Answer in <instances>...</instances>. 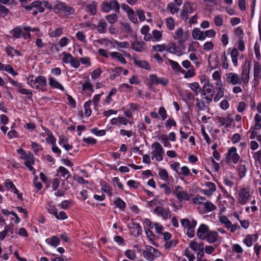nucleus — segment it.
I'll use <instances>...</instances> for the list:
<instances>
[{
    "label": "nucleus",
    "instance_id": "1",
    "mask_svg": "<svg viewBox=\"0 0 261 261\" xmlns=\"http://www.w3.org/2000/svg\"><path fill=\"white\" fill-rule=\"evenodd\" d=\"M27 83L32 88L42 91L46 90L47 81L45 76L38 75L35 76L31 75L27 78Z\"/></svg>",
    "mask_w": 261,
    "mask_h": 261
},
{
    "label": "nucleus",
    "instance_id": "2",
    "mask_svg": "<svg viewBox=\"0 0 261 261\" xmlns=\"http://www.w3.org/2000/svg\"><path fill=\"white\" fill-rule=\"evenodd\" d=\"M18 153L20 155V159L24 161V164L30 171H33L34 174H35V170L32 166L34 164V156L30 151H26L22 149H18Z\"/></svg>",
    "mask_w": 261,
    "mask_h": 261
},
{
    "label": "nucleus",
    "instance_id": "3",
    "mask_svg": "<svg viewBox=\"0 0 261 261\" xmlns=\"http://www.w3.org/2000/svg\"><path fill=\"white\" fill-rule=\"evenodd\" d=\"M250 62L247 60L245 61L242 67L241 76H240L241 85H242L243 87L247 86L248 85L249 81L250 80Z\"/></svg>",
    "mask_w": 261,
    "mask_h": 261
},
{
    "label": "nucleus",
    "instance_id": "4",
    "mask_svg": "<svg viewBox=\"0 0 261 261\" xmlns=\"http://www.w3.org/2000/svg\"><path fill=\"white\" fill-rule=\"evenodd\" d=\"M181 224L186 229V233L190 238H193L195 235V228L197 225V221L192 220V221L188 219H183L180 221Z\"/></svg>",
    "mask_w": 261,
    "mask_h": 261
},
{
    "label": "nucleus",
    "instance_id": "5",
    "mask_svg": "<svg viewBox=\"0 0 261 261\" xmlns=\"http://www.w3.org/2000/svg\"><path fill=\"white\" fill-rule=\"evenodd\" d=\"M151 149V159H155L158 162H161L163 160L164 155V150L162 145L157 142L152 144Z\"/></svg>",
    "mask_w": 261,
    "mask_h": 261
},
{
    "label": "nucleus",
    "instance_id": "6",
    "mask_svg": "<svg viewBox=\"0 0 261 261\" xmlns=\"http://www.w3.org/2000/svg\"><path fill=\"white\" fill-rule=\"evenodd\" d=\"M143 257L149 261H153L161 255L160 252L153 247L147 245L143 251Z\"/></svg>",
    "mask_w": 261,
    "mask_h": 261
},
{
    "label": "nucleus",
    "instance_id": "7",
    "mask_svg": "<svg viewBox=\"0 0 261 261\" xmlns=\"http://www.w3.org/2000/svg\"><path fill=\"white\" fill-rule=\"evenodd\" d=\"M225 161L228 164L233 163L237 164L240 160V156L237 152V149L235 147L229 148L225 154Z\"/></svg>",
    "mask_w": 261,
    "mask_h": 261
},
{
    "label": "nucleus",
    "instance_id": "8",
    "mask_svg": "<svg viewBox=\"0 0 261 261\" xmlns=\"http://www.w3.org/2000/svg\"><path fill=\"white\" fill-rule=\"evenodd\" d=\"M251 197L250 190L249 188L241 189L238 193L237 199L238 203L241 205H245Z\"/></svg>",
    "mask_w": 261,
    "mask_h": 261
},
{
    "label": "nucleus",
    "instance_id": "9",
    "mask_svg": "<svg viewBox=\"0 0 261 261\" xmlns=\"http://www.w3.org/2000/svg\"><path fill=\"white\" fill-rule=\"evenodd\" d=\"M101 10L103 12L108 13L111 10H114L115 12L119 11L120 6L118 2L116 0L105 1L101 4Z\"/></svg>",
    "mask_w": 261,
    "mask_h": 261
},
{
    "label": "nucleus",
    "instance_id": "10",
    "mask_svg": "<svg viewBox=\"0 0 261 261\" xmlns=\"http://www.w3.org/2000/svg\"><path fill=\"white\" fill-rule=\"evenodd\" d=\"M250 166V164L246 161H241L237 166V171L240 178L242 179L246 175L247 171Z\"/></svg>",
    "mask_w": 261,
    "mask_h": 261
},
{
    "label": "nucleus",
    "instance_id": "11",
    "mask_svg": "<svg viewBox=\"0 0 261 261\" xmlns=\"http://www.w3.org/2000/svg\"><path fill=\"white\" fill-rule=\"evenodd\" d=\"M11 34L15 38L18 39L22 37L23 39H27L31 37V33L25 32L23 30V27H17L11 31Z\"/></svg>",
    "mask_w": 261,
    "mask_h": 261
},
{
    "label": "nucleus",
    "instance_id": "12",
    "mask_svg": "<svg viewBox=\"0 0 261 261\" xmlns=\"http://www.w3.org/2000/svg\"><path fill=\"white\" fill-rule=\"evenodd\" d=\"M9 82L12 85L16 87L17 91L20 94L25 95H32V90L23 88L22 83L15 81L11 78L9 79Z\"/></svg>",
    "mask_w": 261,
    "mask_h": 261
},
{
    "label": "nucleus",
    "instance_id": "13",
    "mask_svg": "<svg viewBox=\"0 0 261 261\" xmlns=\"http://www.w3.org/2000/svg\"><path fill=\"white\" fill-rule=\"evenodd\" d=\"M178 200L188 201L190 199V195L187 192L184 191L180 186H176L173 192Z\"/></svg>",
    "mask_w": 261,
    "mask_h": 261
},
{
    "label": "nucleus",
    "instance_id": "14",
    "mask_svg": "<svg viewBox=\"0 0 261 261\" xmlns=\"http://www.w3.org/2000/svg\"><path fill=\"white\" fill-rule=\"evenodd\" d=\"M225 76V80L227 84L232 85H241L240 75L234 72H229L227 73Z\"/></svg>",
    "mask_w": 261,
    "mask_h": 261
},
{
    "label": "nucleus",
    "instance_id": "15",
    "mask_svg": "<svg viewBox=\"0 0 261 261\" xmlns=\"http://www.w3.org/2000/svg\"><path fill=\"white\" fill-rule=\"evenodd\" d=\"M153 213L161 217L164 220H167L171 216V212L169 208H164L162 206H156L153 210Z\"/></svg>",
    "mask_w": 261,
    "mask_h": 261
},
{
    "label": "nucleus",
    "instance_id": "16",
    "mask_svg": "<svg viewBox=\"0 0 261 261\" xmlns=\"http://www.w3.org/2000/svg\"><path fill=\"white\" fill-rule=\"evenodd\" d=\"M47 133H47V135H48V138H46V139H45L47 143H50L51 144V145H52L51 149H52V151L54 153H57L59 155H60L61 151L60 149L59 148L56 146V138L54 137L53 134H51V133H50L48 132Z\"/></svg>",
    "mask_w": 261,
    "mask_h": 261
},
{
    "label": "nucleus",
    "instance_id": "17",
    "mask_svg": "<svg viewBox=\"0 0 261 261\" xmlns=\"http://www.w3.org/2000/svg\"><path fill=\"white\" fill-rule=\"evenodd\" d=\"M209 231V227L205 224H201L198 228L196 232L197 237L200 240H205Z\"/></svg>",
    "mask_w": 261,
    "mask_h": 261
},
{
    "label": "nucleus",
    "instance_id": "18",
    "mask_svg": "<svg viewBox=\"0 0 261 261\" xmlns=\"http://www.w3.org/2000/svg\"><path fill=\"white\" fill-rule=\"evenodd\" d=\"M128 228L132 236L137 237L139 236L142 230L139 223H132L128 225Z\"/></svg>",
    "mask_w": 261,
    "mask_h": 261
},
{
    "label": "nucleus",
    "instance_id": "19",
    "mask_svg": "<svg viewBox=\"0 0 261 261\" xmlns=\"http://www.w3.org/2000/svg\"><path fill=\"white\" fill-rule=\"evenodd\" d=\"M192 36L195 40L204 41L205 40L204 32L198 28H195L193 29Z\"/></svg>",
    "mask_w": 261,
    "mask_h": 261
},
{
    "label": "nucleus",
    "instance_id": "20",
    "mask_svg": "<svg viewBox=\"0 0 261 261\" xmlns=\"http://www.w3.org/2000/svg\"><path fill=\"white\" fill-rule=\"evenodd\" d=\"M205 186L208 189H203L202 190V193L204 194L206 196H211L214 192L216 190V187L214 183L207 181L205 183Z\"/></svg>",
    "mask_w": 261,
    "mask_h": 261
},
{
    "label": "nucleus",
    "instance_id": "21",
    "mask_svg": "<svg viewBox=\"0 0 261 261\" xmlns=\"http://www.w3.org/2000/svg\"><path fill=\"white\" fill-rule=\"evenodd\" d=\"M131 48L136 51L142 52L146 50V46L143 41H136L132 43Z\"/></svg>",
    "mask_w": 261,
    "mask_h": 261
},
{
    "label": "nucleus",
    "instance_id": "22",
    "mask_svg": "<svg viewBox=\"0 0 261 261\" xmlns=\"http://www.w3.org/2000/svg\"><path fill=\"white\" fill-rule=\"evenodd\" d=\"M253 76L256 81L261 79V65L258 62H254L253 64Z\"/></svg>",
    "mask_w": 261,
    "mask_h": 261
},
{
    "label": "nucleus",
    "instance_id": "23",
    "mask_svg": "<svg viewBox=\"0 0 261 261\" xmlns=\"http://www.w3.org/2000/svg\"><path fill=\"white\" fill-rule=\"evenodd\" d=\"M57 8L67 15L71 14L74 12V9L72 8L68 7L64 3L59 2L57 5Z\"/></svg>",
    "mask_w": 261,
    "mask_h": 261
},
{
    "label": "nucleus",
    "instance_id": "24",
    "mask_svg": "<svg viewBox=\"0 0 261 261\" xmlns=\"http://www.w3.org/2000/svg\"><path fill=\"white\" fill-rule=\"evenodd\" d=\"M45 242L50 246L56 248L60 244V240L57 236H54L51 238L46 239Z\"/></svg>",
    "mask_w": 261,
    "mask_h": 261
},
{
    "label": "nucleus",
    "instance_id": "25",
    "mask_svg": "<svg viewBox=\"0 0 261 261\" xmlns=\"http://www.w3.org/2000/svg\"><path fill=\"white\" fill-rule=\"evenodd\" d=\"M218 234L215 231H210L206 236L205 239L209 243H214L217 241Z\"/></svg>",
    "mask_w": 261,
    "mask_h": 261
},
{
    "label": "nucleus",
    "instance_id": "26",
    "mask_svg": "<svg viewBox=\"0 0 261 261\" xmlns=\"http://www.w3.org/2000/svg\"><path fill=\"white\" fill-rule=\"evenodd\" d=\"M48 84L53 88L58 89L62 91L65 90L64 87L53 77H49Z\"/></svg>",
    "mask_w": 261,
    "mask_h": 261
},
{
    "label": "nucleus",
    "instance_id": "27",
    "mask_svg": "<svg viewBox=\"0 0 261 261\" xmlns=\"http://www.w3.org/2000/svg\"><path fill=\"white\" fill-rule=\"evenodd\" d=\"M133 61L134 63L138 67L146 70H150V65L147 61L144 60H139L137 59H134Z\"/></svg>",
    "mask_w": 261,
    "mask_h": 261
},
{
    "label": "nucleus",
    "instance_id": "28",
    "mask_svg": "<svg viewBox=\"0 0 261 261\" xmlns=\"http://www.w3.org/2000/svg\"><path fill=\"white\" fill-rule=\"evenodd\" d=\"M257 237L254 234H248L243 240V243L248 247H251L253 242L256 241Z\"/></svg>",
    "mask_w": 261,
    "mask_h": 261
},
{
    "label": "nucleus",
    "instance_id": "29",
    "mask_svg": "<svg viewBox=\"0 0 261 261\" xmlns=\"http://www.w3.org/2000/svg\"><path fill=\"white\" fill-rule=\"evenodd\" d=\"M149 78L150 82L152 84H162L163 85H165L166 84V82H165L163 79H160L155 74H151L149 76Z\"/></svg>",
    "mask_w": 261,
    "mask_h": 261
},
{
    "label": "nucleus",
    "instance_id": "30",
    "mask_svg": "<svg viewBox=\"0 0 261 261\" xmlns=\"http://www.w3.org/2000/svg\"><path fill=\"white\" fill-rule=\"evenodd\" d=\"M97 3L93 1L86 7V11L94 15L96 13Z\"/></svg>",
    "mask_w": 261,
    "mask_h": 261
},
{
    "label": "nucleus",
    "instance_id": "31",
    "mask_svg": "<svg viewBox=\"0 0 261 261\" xmlns=\"http://www.w3.org/2000/svg\"><path fill=\"white\" fill-rule=\"evenodd\" d=\"M107 30V23L104 19L100 20L97 25V31L99 33H105Z\"/></svg>",
    "mask_w": 261,
    "mask_h": 261
},
{
    "label": "nucleus",
    "instance_id": "32",
    "mask_svg": "<svg viewBox=\"0 0 261 261\" xmlns=\"http://www.w3.org/2000/svg\"><path fill=\"white\" fill-rule=\"evenodd\" d=\"M179 6L175 4L173 2H170L168 4L167 7V9L170 11V13L171 14L173 15L178 12L179 9Z\"/></svg>",
    "mask_w": 261,
    "mask_h": 261
},
{
    "label": "nucleus",
    "instance_id": "33",
    "mask_svg": "<svg viewBox=\"0 0 261 261\" xmlns=\"http://www.w3.org/2000/svg\"><path fill=\"white\" fill-rule=\"evenodd\" d=\"M190 248L194 251H198L203 249V243H198L195 241H191L190 244Z\"/></svg>",
    "mask_w": 261,
    "mask_h": 261
},
{
    "label": "nucleus",
    "instance_id": "34",
    "mask_svg": "<svg viewBox=\"0 0 261 261\" xmlns=\"http://www.w3.org/2000/svg\"><path fill=\"white\" fill-rule=\"evenodd\" d=\"M144 230L147 238L152 244H154V241L155 240V236L154 233L148 228H144Z\"/></svg>",
    "mask_w": 261,
    "mask_h": 261
},
{
    "label": "nucleus",
    "instance_id": "35",
    "mask_svg": "<svg viewBox=\"0 0 261 261\" xmlns=\"http://www.w3.org/2000/svg\"><path fill=\"white\" fill-rule=\"evenodd\" d=\"M183 35V30L181 28H178L175 31L173 37L175 39L177 40L178 41L181 42L184 41Z\"/></svg>",
    "mask_w": 261,
    "mask_h": 261
},
{
    "label": "nucleus",
    "instance_id": "36",
    "mask_svg": "<svg viewBox=\"0 0 261 261\" xmlns=\"http://www.w3.org/2000/svg\"><path fill=\"white\" fill-rule=\"evenodd\" d=\"M123 68L122 67H115L112 70V74L110 76L111 80H113L116 77L118 76L120 73L122 72Z\"/></svg>",
    "mask_w": 261,
    "mask_h": 261
},
{
    "label": "nucleus",
    "instance_id": "37",
    "mask_svg": "<svg viewBox=\"0 0 261 261\" xmlns=\"http://www.w3.org/2000/svg\"><path fill=\"white\" fill-rule=\"evenodd\" d=\"M110 55L113 58H117L121 63L124 64L126 63V60L120 53L116 51H113L110 53Z\"/></svg>",
    "mask_w": 261,
    "mask_h": 261
},
{
    "label": "nucleus",
    "instance_id": "38",
    "mask_svg": "<svg viewBox=\"0 0 261 261\" xmlns=\"http://www.w3.org/2000/svg\"><path fill=\"white\" fill-rule=\"evenodd\" d=\"M217 94L214 98V101L215 102H218L221 98L224 96V88H216Z\"/></svg>",
    "mask_w": 261,
    "mask_h": 261
},
{
    "label": "nucleus",
    "instance_id": "39",
    "mask_svg": "<svg viewBox=\"0 0 261 261\" xmlns=\"http://www.w3.org/2000/svg\"><path fill=\"white\" fill-rule=\"evenodd\" d=\"M206 198L205 197L201 196H196V197L193 198V202L195 204L198 205H203L205 202Z\"/></svg>",
    "mask_w": 261,
    "mask_h": 261
},
{
    "label": "nucleus",
    "instance_id": "40",
    "mask_svg": "<svg viewBox=\"0 0 261 261\" xmlns=\"http://www.w3.org/2000/svg\"><path fill=\"white\" fill-rule=\"evenodd\" d=\"M182 9L189 14H191L194 11L193 5L189 2H186L184 3Z\"/></svg>",
    "mask_w": 261,
    "mask_h": 261
},
{
    "label": "nucleus",
    "instance_id": "41",
    "mask_svg": "<svg viewBox=\"0 0 261 261\" xmlns=\"http://www.w3.org/2000/svg\"><path fill=\"white\" fill-rule=\"evenodd\" d=\"M204 207L207 212H212L216 210L217 206L212 202L210 201H205L204 203Z\"/></svg>",
    "mask_w": 261,
    "mask_h": 261
},
{
    "label": "nucleus",
    "instance_id": "42",
    "mask_svg": "<svg viewBox=\"0 0 261 261\" xmlns=\"http://www.w3.org/2000/svg\"><path fill=\"white\" fill-rule=\"evenodd\" d=\"M200 81L203 84L202 87H207V86H210V84H211L209 77L205 74L201 75L200 76Z\"/></svg>",
    "mask_w": 261,
    "mask_h": 261
},
{
    "label": "nucleus",
    "instance_id": "43",
    "mask_svg": "<svg viewBox=\"0 0 261 261\" xmlns=\"http://www.w3.org/2000/svg\"><path fill=\"white\" fill-rule=\"evenodd\" d=\"M124 255L130 260H135L137 257L135 251L133 250H126L124 252Z\"/></svg>",
    "mask_w": 261,
    "mask_h": 261
},
{
    "label": "nucleus",
    "instance_id": "44",
    "mask_svg": "<svg viewBox=\"0 0 261 261\" xmlns=\"http://www.w3.org/2000/svg\"><path fill=\"white\" fill-rule=\"evenodd\" d=\"M159 139L163 143L165 147L170 148L171 147V144L169 142V139L166 135H162L159 137Z\"/></svg>",
    "mask_w": 261,
    "mask_h": 261
},
{
    "label": "nucleus",
    "instance_id": "45",
    "mask_svg": "<svg viewBox=\"0 0 261 261\" xmlns=\"http://www.w3.org/2000/svg\"><path fill=\"white\" fill-rule=\"evenodd\" d=\"M159 175L161 179L164 181H167L168 179V173L166 169L160 168L159 170Z\"/></svg>",
    "mask_w": 261,
    "mask_h": 261
},
{
    "label": "nucleus",
    "instance_id": "46",
    "mask_svg": "<svg viewBox=\"0 0 261 261\" xmlns=\"http://www.w3.org/2000/svg\"><path fill=\"white\" fill-rule=\"evenodd\" d=\"M166 62H168L170 64L173 70L177 71L178 70H180V65L177 62L167 59Z\"/></svg>",
    "mask_w": 261,
    "mask_h": 261
},
{
    "label": "nucleus",
    "instance_id": "47",
    "mask_svg": "<svg viewBox=\"0 0 261 261\" xmlns=\"http://www.w3.org/2000/svg\"><path fill=\"white\" fill-rule=\"evenodd\" d=\"M58 170L63 177L68 179L70 177V173L65 167L61 166L59 168Z\"/></svg>",
    "mask_w": 261,
    "mask_h": 261
},
{
    "label": "nucleus",
    "instance_id": "48",
    "mask_svg": "<svg viewBox=\"0 0 261 261\" xmlns=\"http://www.w3.org/2000/svg\"><path fill=\"white\" fill-rule=\"evenodd\" d=\"M177 244V241L175 239H173L170 241H167L164 245V248L166 249H169L170 248L175 247Z\"/></svg>",
    "mask_w": 261,
    "mask_h": 261
},
{
    "label": "nucleus",
    "instance_id": "49",
    "mask_svg": "<svg viewBox=\"0 0 261 261\" xmlns=\"http://www.w3.org/2000/svg\"><path fill=\"white\" fill-rule=\"evenodd\" d=\"M166 24L167 28L170 30H172L174 29L175 27V22L174 20L172 17H169L167 18L166 21Z\"/></svg>",
    "mask_w": 261,
    "mask_h": 261
},
{
    "label": "nucleus",
    "instance_id": "50",
    "mask_svg": "<svg viewBox=\"0 0 261 261\" xmlns=\"http://www.w3.org/2000/svg\"><path fill=\"white\" fill-rule=\"evenodd\" d=\"M63 33V29L61 28H58L54 31L49 33V35L51 37H58Z\"/></svg>",
    "mask_w": 261,
    "mask_h": 261
},
{
    "label": "nucleus",
    "instance_id": "51",
    "mask_svg": "<svg viewBox=\"0 0 261 261\" xmlns=\"http://www.w3.org/2000/svg\"><path fill=\"white\" fill-rule=\"evenodd\" d=\"M10 230V226L7 224L4 227V229L0 232V240H3L7 236L8 233Z\"/></svg>",
    "mask_w": 261,
    "mask_h": 261
},
{
    "label": "nucleus",
    "instance_id": "52",
    "mask_svg": "<svg viewBox=\"0 0 261 261\" xmlns=\"http://www.w3.org/2000/svg\"><path fill=\"white\" fill-rule=\"evenodd\" d=\"M36 35L38 36V38L35 41V44L38 48H42L44 47L46 44L43 42L42 40L40 38V37L42 35V33Z\"/></svg>",
    "mask_w": 261,
    "mask_h": 261
},
{
    "label": "nucleus",
    "instance_id": "53",
    "mask_svg": "<svg viewBox=\"0 0 261 261\" xmlns=\"http://www.w3.org/2000/svg\"><path fill=\"white\" fill-rule=\"evenodd\" d=\"M91 104V101H88L84 103L85 115L87 117H89L91 114V110L90 108Z\"/></svg>",
    "mask_w": 261,
    "mask_h": 261
},
{
    "label": "nucleus",
    "instance_id": "54",
    "mask_svg": "<svg viewBox=\"0 0 261 261\" xmlns=\"http://www.w3.org/2000/svg\"><path fill=\"white\" fill-rule=\"evenodd\" d=\"M221 59L222 62L223 68L224 69H227L229 67V65L228 63V59L225 52H223L221 55Z\"/></svg>",
    "mask_w": 261,
    "mask_h": 261
},
{
    "label": "nucleus",
    "instance_id": "55",
    "mask_svg": "<svg viewBox=\"0 0 261 261\" xmlns=\"http://www.w3.org/2000/svg\"><path fill=\"white\" fill-rule=\"evenodd\" d=\"M107 20L111 24L115 23L118 19V16L116 14H110L106 17Z\"/></svg>",
    "mask_w": 261,
    "mask_h": 261
},
{
    "label": "nucleus",
    "instance_id": "56",
    "mask_svg": "<svg viewBox=\"0 0 261 261\" xmlns=\"http://www.w3.org/2000/svg\"><path fill=\"white\" fill-rule=\"evenodd\" d=\"M47 210L48 212L54 215L55 216L56 214H57L58 210L57 208L56 207L55 205L54 204H51L49 203L47 206H46Z\"/></svg>",
    "mask_w": 261,
    "mask_h": 261
},
{
    "label": "nucleus",
    "instance_id": "57",
    "mask_svg": "<svg viewBox=\"0 0 261 261\" xmlns=\"http://www.w3.org/2000/svg\"><path fill=\"white\" fill-rule=\"evenodd\" d=\"M189 87L196 94L200 91V88L198 83L193 82L189 84Z\"/></svg>",
    "mask_w": 261,
    "mask_h": 261
},
{
    "label": "nucleus",
    "instance_id": "58",
    "mask_svg": "<svg viewBox=\"0 0 261 261\" xmlns=\"http://www.w3.org/2000/svg\"><path fill=\"white\" fill-rule=\"evenodd\" d=\"M115 204L116 206L120 209H123L126 206L125 202L120 198H117L115 201Z\"/></svg>",
    "mask_w": 261,
    "mask_h": 261
},
{
    "label": "nucleus",
    "instance_id": "59",
    "mask_svg": "<svg viewBox=\"0 0 261 261\" xmlns=\"http://www.w3.org/2000/svg\"><path fill=\"white\" fill-rule=\"evenodd\" d=\"M102 73V70L100 68H98L93 71L91 74V78L93 80H96L99 77Z\"/></svg>",
    "mask_w": 261,
    "mask_h": 261
},
{
    "label": "nucleus",
    "instance_id": "60",
    "mask_svg": "<svg viewBox=\"0 0 261 261\" xmlns=\"http://www.w3.org/2000/svg\"><path fill=\"white\" fill-rule=\"evenodd\" d=\"M153 38L156 41H160L162 37V33L159 30H154L152 31Z\"/></svg>",
    "mask_w": 261,
    "mask_h": 261
},
{
    "label": "nucleus",
    "instance_id": "61",
    "mask_svg": "<svg viewBox=\"0 0 261 261\" xmlns=\"http://www.w3.org/2000/svg\"><path fill=\"white\" fill-rule=\"evenodd\" d=\"M190 173V170L189 168L186 166H182L178 172L179 175H183L184 176H187L189 175Z\"/></svg>",
    "mask_w": 261,
    "mask_h": 261
},
{
    "label": "nucleus",
    "instance_id": "62",
    "mask_svg": "<svg viewBox=\"0 0 261 261\" xmlns=\"http://www.w3.org/2000/svg\"><path fill=\"white\" fill-rule=\"evenodd\" d=\"M184 254L188 258L189 261H194L195 259L194 254L192 253L188 248L185 249Z\"/></svg>",
    "mask_w": 261,
    "mask_h": 261
},
{
    "label": "nucleus",
    "instance_id": "63",
    "mask_svg": "<svg viewBox=\"0 0 261 261\" xmlns=\"http://www.w3.org/2000/svg\"><path fill=\"white\" fill-rule=\"evenodd\" d=\"M4 70L9 72L13 76H16L18 75V73L14 71L13 68L10 65H5Z\"/></svg>",
    "mask_w": 261,
    "mask_h": 261
},
{
    "label": "nucleus",
    "instance_id": "64",
    "mask_svg": "<svg viewBox=\"0 0 261 261\" xmlns=\"http://www.w3.org/2000/svg\"><path fill=\"white\" fill-rule=\"evenodd\" d=\"M203 47L205 50H211L214 49V44L212 41H207L204 43Z\"/></svg>",
    "mask_w": 261,
    "mask_h": 261
}]
</instances>
